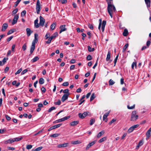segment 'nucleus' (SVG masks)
I'll return each instance as SVG.
<instances>
[{
  "instance_id": "obj_1",
  "label": "nucleus",
  "mask_w": 151,
  "mask_h": 151,
  "mask_svg": "<svg viewBox=\"0 0 151 151\" xmlns=\"http://www.w3.org/2000/svg\"><path fill=\"white\" fill-rule=\"evenodd\" d=\"M108 4L107 10L111 18L112 17L113 12H115L116 9L114 6L112 4L113 0H106Z\"/></svg>"
},
{
  "instance_id": "obj_2",
  "label": "nucleus",
  "mask_w": 151,
  "mask_h": 151,
  "mask_svg": "<svg viewBox=\"0 0 151 151\" xmlns=\"http://www.w3.org/2000/svg\"><path fill=\"white\" fill-rule=\"evenodd\" d=\"M37 41L38 39L37 38L35 37V39L32 42V45L31 46L30 49V54H32L34 51L35 48V43H37Z\"/></svg>"
},
{
  "instance_id": "obj_3",
  "label": "nucleus",
  "mask_w": 151,
  "mask_h": 151,
  "mask_svg": "<svg viewBox=\"0 0 151 151\" xmlns=\"http://www.w3.org/2000/svg\"><path fill=\"white\" fill-rule=\"evenodd\" d=\"M138 118V116L136 114V111H133L132 112L130 120L131 121H135Z\"/></svg>"
},
{
  "instance_id": "obj_4",
  "label": "nucleus",
  "mask_w": 151,
  "mask_h": 151,
  "mask_svg": "<svg viewBox=\"0 0 151 151\" xmlns=\"http://www.w3.org/2000/svg\"><path fill=\"white\" fill-rule=\"evenodd\" d=\"M41 9V4L39 0H37L36 7V9L37 14H39Z\"/></svg>"
},
{
  "instance_id": "obj_5",
  "label": "nucleus",
  "mask_w": 151,
  "mask_h": 151,
  "mask_svg": "<svg viewBox=\"0 0 151 151\" xmlns=\"http://www.w3.org/2000/svg\"><path fill=\"white\" fill-rule=\"evenodd\" d=\"M88 111L85 112L83 113H79L78 114V116L79 117L82 119H84L86 116L88 115V113H89Z\"/></svg>"
},
{
  "instance_id": "obj_6",
  "label": "nucleus",
  "mask_w": 151,
  "mask_h": 151,
  "mask_svg": "<svg viewBox=\"0 0 151 151\" xmlns=\"http://www.w3.org/2000/svg\"><path fill=\"white\" fill-rule=\"evenodd\" d=\"M18 18L19 15L18 14H16L15 15L12 22V25H14L17 22Z\"/></svg>"
},
{
  "instance_id": "obj_7",
  "label": "nucleus",
  "mask_w": 151,
  "mask_h": 151,
  "mask_svg": "<svg viewBox=\"0 0 151 151\" xmlns=\"http://www.w3.org/2000/svg\"><path fill=\"white\" fill-rule=\"evenodd\" d=\"M40 22L39 24L40 25L43 27L44 25V23L45 22V19L41 16H40Z\"/></svg>"
},
{
  "instance_id": "obj_8",
  "label": "nucleus",
  "mask_w": 151,
  "mask_h": 151,
  "mask_svg": "<svg viewBox=\"0 0 151 151\" xmlns=\"http://www.w3.org/2000/svg\"><path fill=\"white\" fill-rule=\"evenodd\" d=\"M96 142V140H95L94 141H93L92 142L90 143H89L87 145L86 148V150H88L91 146H93V145L95 144Z\"/></svg>"
},
{
  "instance_id": "obj_9",
  "label": "nucleus",
  "mask_w": 151,
  "mask_h": 151,
  "mask_svg": "<svg viewBox=\"0 0 151 151\" xmlns=\"http://www.w3.org/2000/svg\"><path fill=\"white\" fill-rule=\"evenodd\" d=\"M65 27V25H61L60 26V30L59 32L60 34L63 32L67 30V29Z\"/></svg>"
},
{
  "instance_id": "obj_10",
  "label": "nucleus",
  "mask_w": 151,
  "mask_h": 151,
  "mask_svg": "<svg viewBox=\"0 0 151 151\" xmlns=\"http://www.w3.org/2000/svg\"><path fill=\"white\" fill-rule=\"evenodd\" d=\"M69 95L68 94H64L61 98V101L62 102H64L67 100L68 98Z\"/></svg>"
},
{
  "instance_id": "obj_11",
  "label": "nucleus",
  "mask_w": 151,
  "mask_h": 151,
  "mask_svg": "<svg viewBox=\"0 0 151 151\" xmlns=\"http://www.w3.org/2000/svg\"><path fill=\"white\" fill-rule=\"evenodd\" d=\"M8 25L7 23H4L2 26V28L1 29L2 31H4L7 28Z\"/></svg>"
},
{
  "instance_id": "obj_12",
  "label": "nucleus",
  "mask_w": 151,
  "mask_h": 151,
  "mask_svg": "<svg viewBox=\"0 0 151 151\" xmlns=\"http://www.w3.org/2000/svg\"><path fill=\"white\" fill-rule=\"evenodd\" d=\"M69 143H68L60 144L58 145V147L59 148L63 147H67Z\"/></svg>"
},
{
  "instance_id": "obj_13",
  "label": "nucleus",
  "mask_w": 151,
  "mask_h": 151,
  "mask_svg": "<svg viewBox=\"0 0 151 151\" xmlns=\"http://www.w3.org/2000/svg\"><path fill=\"white\" fill-rule=\"evenodd\" d=\"M151 127L147 131L146 133V139L149 138L151 136Z\"/></svg>"
},
{
  "instance_id": "obj_14",
  "label": "nucleus",
  "mask_w": 151,
  "mask_h": 151,
  "mask_svg": "<svg viewBox=\"0 0 151 151\" xmlns=\"http://www.w3.org/2000/svg\"><path fill=\"white\" fill-rule=\"evenodd\" d=\"M106 24V21L105 20H104L102 22V24L101 29L102 32H103L104 30Z\"/></svg>"
},
{
  "instance_id": "obj_15",
  "label": "nucleus",
  "mask_w": 151,
  "mask_h": 151,
  "mask_svg": "<svg viewBox=\"0 0 151 151\" xmlns=\"http://www.w3.org/2000/svg\"><path fill=\"white\" fill-rule=\"evenodd\" d=\"M79 123V121H76L71 122L70 123V125L72 126H75L78 124Z\"/></svg>"
},
{
  "instance_id": "obj_16",
  "label": "nucleus",
  "mask_w": 151,
  "mask_h": 151,
  "mask_svg": "<svg viewBox=\"0 0 151 151\" xmlns=\"http://www.w3.org/2000/svg\"><path fill=\"white\" fill-rule=\"evenodd\" d=\"M26 32L27 35L28 36H30L32 32V31L29 28H27L26 29Z\"/></svg>"
},
{
  "instance_id": "obj_17",
  "label": "nucleus",
  "mask_w": 151,
  "mask_h": 151,
  "mask_svg": "<svg viewBox=\"0 0 151 151\" xmlns=\"http://www.w3.org/2000/svg\"><path fill=\"white\" fill-rule=\"evenodd\" d=\"M145 4L147 8L150 7V0H145Z\"/></svg>"
},
{
  "instance_id": "obj_18",
  "label": "nucleus",
  "mask_w": 151,
  "mask_h": 151,
  "mask_svg": "<svg viewBox=\"0 0 151 151\" xmlns=\"http://www.w3.org/2000/svg\"><path fill=\"white\" fill-rule=\"evenodd\" d=\"M14 142L13 139H9L6 141L5 142V144H7L8 143H12L13 142Z\"/></svg>"
},
{
  "instance_id": "obj_19",
  "label": "nucleus",
  "mask_w": 151,
  "mask_h": 151,
  "mask_svg": "<svg viewBox=\"0 0 151 151\" xmlns=\"http://www.w3.org/2000/svg\"><path fill=\"white\" fill-rule=\"evenodd\" d=\"M58 33L57 32H56L53 33L52 35L50 37L51 38L53 39H55V38L56 37L58 36Z\"/></svg>"
},
{
  "instance_id": "obj_20",
  "label": "nucleus",
  "mask_w": 151,
  "mask_h": 151,
  "mask_svg": "<svg viewBox=\"0 0 151 151\" xmlns=\"http://www.w3.org/2000/svg\"><path fill=\"white\" fill-rule=\"evenodd\" d=\"M105 133L104 131L102 130L99 132L97 134V137L98 138H100L102 135H103Z\"/></svg>"
},
{
  "instance_id": "obj_21",
  "label": "nucleus",
  "mask_w": 151,
  "mask_h": 151,
  "mask_svg": "<svg viewBox=\"0 0 151 151\" xmlns=\"http://www.w3.org/2000/svg\"><path fill=\"white\" fill-rule=\"evenodd\" d=\"M143 144V143L142 141V140H140L138 143L137 145L136 146V149H138Z\"/></svg>"
},
{
  "instance_id": "obj_22",
  "label": "nucleus",
  "mask_w": 151,
  "mask_h": 151,
  "mask_svg": "<svg viewBox=\"0 0 151 151\" xmlns=\"http://www.w3.org/2000/svg\"><path fill=\"white\" fill-rule=\"evenodd\" d=\"M111 57V53L110 51H109L108 52V54L107 55V57L106 58V61H108L109 60L110 58Z\"/></svg>"
},
{
  "instance_id": "obj_23",
  "label": "nucleus",
  "mask_w": 151,
  "mask_h": 151,
  "mask_svg": "<svg viewBox=\"0 0 151 151\" xmlns=\"http://www.w3.org/2000/svg\"><path fill=\"white\" fill-rule=\"evenodd\" d=\"M38 19H37L34 22L35 26L37 28H38L39 27V24L38 23Z\"/></svg>"
},
{
  "instance_id": "obj_24",
  "label": "nucleus",
  "mask_w": 151,
  "mask_h": 151,
  "mask_svg": "<svg viewBox=\"0 0 151 151\" xmlns=\"http://www.w3.org/2000/svg\"><path fill=\"white\" fill-rule=\"evenodd\" d=\"M128 34V31L127 29L124 30V31L123 33V35L124 36H127Z\"/></svg>"
},
{
  "instance_id": "obj_25",
  "label": "nucleus",
  "mask_w": 151,
  "mask_h": 151,
  "mask_svg": "<svg viewBox=\"0 0 151 151\" xmlns=\"http://www.w3.org/2000/svg\"><path fill=\"white\" fill-rule=\"evenodd\" d=\"M56 26V24L55 23H52L50 26V29L52 30H53L55 29Z\"/></svg>"
},
{
  "instance_id": "obj_26",
  "label": "nucleus",
  "mask_w": 151,
  "mask_h": 151,
  "mask_svg": "<svg viewBox=\"0 0 151 151\" xmlns=\"http://www.w3.org/2000/svg\"><path fill=\"white\" fill-rule=\"evenodd\" d=\"M81 143V142L79 140H76L74 141H72L71 143L73 145H77Z\"/></svg>"
},
{
  "instance_id": "obj_27",
  "label": "nucleus",
  "mask_w": 151,
  "mask_h": 151,
  "mask_svg": "<svg viewBox=\"0 0 151 151\" xmlns=\"http://www.w3.org/2000/svg\"><path fill=\"white\" fill-rule=\"evenodd\" d=\"M88 51H89V52H93L95 50V49L94 48H92L89 45H88Z\"/></svg>"
},
{
  "instance_id": "obj_28",
  "label": "nucleus",
  "mask_w": 151,
  "mask_h": 151,
  "mask_svg": "<svg viewBox=\"0 0 151 151\" xmlns=\"http://www.w3.org/2000/svg\"><path fill=\"white\" fill-rule=\"evenodd\" d=\"M109 113L110 111H109L108 112L104 114L103 116V120H105V119L109 115Z\"/></svg>"
},
{
  "instance_id": "obj_29",
  "label": "nucleus",
  "mask_w": 151,
  "mask_h": 151,
  "mask_svg": "<svg viewBox=\"0 0 151 151\" xmlns=\"http://www.w3.org/2000/svg\"><path fill=\"white\" fill-rule=\"evenodd\" d=\"M39 59V58L37 56H36L34 57L32 60V62L33 63L35 62Z\"/></svg>"
},
{
  "instance_id": "obj_30",
  "label": "nucleus",
  "mask_w": 151,
  "mask_h": 151,
  "mask_svg": "<svg viewBox=\"0 0 151 151\" xmlns=\"http://www.w3.org/2000/svg\"><path fill=\"white\" fill-rule=\"evenodd\" d=\"M39 82L40 84H42L44 83V80L42 78H40L39 79Z\"/></svg>"
},
{
  "instance_id": "obj_31",
  "label": "nucleus",
  "mask_w": 151,
  "mask_h": 151,
  "mask_svg": "<svg viewBox=\"0 0 151 151\" xmlns=\"http://www.w3.org/2000/svg\"><path fill=\"white\" fill-rule=\"evenodd\" d=\"M95 97H96L95 96V93H93L92 94V95L90 97V101H92L93 100L95 99Z\"/></svg>"
},
{
  "instance_id": "obj_32",
  "label": "nucleus",
  "mask_w": 151,
  "mask_h": 151,
  "mask_svg": "<svg viewBox=\"0 0 151 151\" xmlns=\"http://www.w3.org/2000/svg\"><path fill=\"white\" fill-rule=\"evenodd\" d=\"M69 90L68 89H66L64 90L63 91V93H65L64 94H67L68 95H70V93L69 92Z\"/></svg>"
},
{
  "instance_id": "obj_33",
  "label": "nucleus",
  "mask_w": 151,
  "mask_h": 151,
  "mask_svg": "<svg viewBox=\"0 0 151 151\" xmlns=\"http://www.w3.org/2000/svg\"><path fill=\"white\" fill-rule=\"evenodd\" d=\"M60 135V134H59L55 133L50 135V137H58Z\"/></svg>"
},
{
  "instance_id": "obj_34",
  "label": "nucleus",
  "mask_w": 151,
  "mask_h": 151,
  "mask_svg": "<svg viewBox=\"0 0 151 151\" xmlns=\"http://www.w3.org/2000/svg\"><path fill=\"white\" fill-rule=\"evenodd\" d=\"M106 139V137H104L101 139H100L99 141V143H101Z\"/></svg>"
},
{
  "instance_id": "obj_35",
  "label": "nucleus",
  "mask_w": 151,
  "mask_h": 151,
  "mask_svg": "<svg viewBox=\"0 0 151 151\" xmlns=\"http://www.w3.org/2000/svg\"><path fill=\"white\" fill-rule=\"evenodd\" d=\"M42 147H38L36 149H35V150L33 149L32 150V151H40V150L42 148Z\"/></svg>"
},
{
  "instance_id": "obj_36",
  "label": "nucleus",
  "mask_w": 151,
  "mask_h": 151,
  "mask_svg": "<svg viewBox=\"0 0 151 151\" xmlns=\"http://www.w3.org/2000/svg\"><path fill=\"white\" fill-rule=\"evenodd\" d=\"M95 120L94 119H92L90 120V124L91 125H93L95 122Z\"/></svg>"
},
{
  "instance_id": "obj_37",
  "label": "nucleus",
  "mask_w": 151,
  "mask_h": 151,
  "mask_svg": "<svg viewBox=\"0 0 151 151\" xmlns=\"http://www.w3.org/2000/svg\"><path fill=\"white\" fill-rule=\"evenodd\" d=\"M115 83V82L114 81L111 79L109 80V85H112Z\"/></svg>"
},
{
  "instance_id": "obj_38",
  "label": "nucleus",
  "mask_w": 151,
  "mask_h": 151,
  "mask_svg": "<svg viewBox=\"0 0 151 151\" xmlns=\"http://www.w3.org/2000/svg\"><path fill=\"white\" fill-rule=\"evenodd\" d=\"M14 32V29H11L7 33V35H9Z\"/></svg>"
},
{
  "instance_id": "obj_39",
  "label": "nucleus",
  "mask_w": 151,
  "mask_h": 151,
  "mask_svg": "<svg viewBox=\"0 0 151 151\" xmlns=\"http://www.w3.org/2000/svg\"><path fill=\"white\" fill-rule=\"evenodd\" d=\"M22 138V137H16L13 139L14 140V141H18L21 140Z\"/></svg>"
},
{
  "instance_id": "obj_40",
  "label": "nucleus",
  "mask_w": 151,
  "mask_h": 151,
  "mask_svg": "<svg viewBox=\"0 0 151 151\" xmlns=\"http://www.w3.org/2000/svg\"><path fill=\"white\" fill-rule=\"evenodd\" d=\"M135 104H134L132 106H130L129 105H127V107L128 109H132L134 108Z\"/></svg>"
},
{
  "instance_id": "obj_41",
  "label": "nucleus",
  "mask_w": 151,
  "mask_h": 151,
  "mask_svg": "<svg viewBox=\"0 0 151 151\" xmlns=\"http://www.w3.org/2000/svg\"><path fill=\"white\" fill-rule=\"evenodd\" d=\"M135 66V68H136L137 65H136V62H134L132 63V69H134V67Z\"/></svg>"
},
{
  "instance_id": "obj_42",
  "label": "nucleus",
  "mask_w": 151,
  "mask_h": 151,
  "mask_svg": "<svg viewBox=\"0 0 151 151\" xmlns=\"http://www.w3.org/2000/svg\"><path fill=\"white\" fill-rule=\"evenodd\" d=\"M70 118V116H65L64 117H63V118H61V119L62 120V121H64L65 120H66Z\"/></svg>"
},
{
  "instance_id": "obj_43",
  "label": "nucleus",
  "mask_w": 151,
  "mask_h": 151,
  "mask_svg": "<svg viewBox=\"0 0 151 151\" xmlns=\"http://www.w3.org/2000/svg\"><path fill=\"white\" fill-rule=\"evenodd\" d=\"M55 108L54 106H52L48 110L49 112H50L52 111L55 110Z\"/></svg>"
},
{
  "instance_id": "obj_44",
  "label": "nucleus",
  "mask_w": 151,
  "mask_h": 151,
  "mask_svg": "<svg viewBox=\"0 0 151 151\" xmlns=\"http://www.w3.org/2000/svg\"><path fill=\"white\" fill-rule=\"evenodd\" d=\"M18 10L17 8H16L14 10H13V11L12 12V15H14L17 12Z\"/></svg>"
},
{
  "instance_id": "obj_45",
  "label": "nucleus",
  "mask_w": 151,
  "mask_h": 151,
  "mask_svg": "<svg viewBox=\"0 0 151 151\" xmlns=\"http://www.w3.org/2000/svg\"><path fill=\"white\" fill-rule=\"evenodd\" d=\"M133 130H134L131 127L128 130L127 132L129 133L132 132Z\"/></svg>"
},
{
  "instance_id": "obj_46",
  "label": "nucleus",
  "mask_w": 151,
  "mask_h": 151,
  "mask_svg": "<svg viewBox=\"0 0 151 151\" xmlns=\"http://www.w3.org/2000/svg\"><path fill=\"white\" fill-rule=\"evenodd\" d=\"M52 40V39L51 37H50L48 40L47 41H46V43L47 44H50L51 43V40Z\"/></svg>"
},
{
  "instance_id": "obj_47",
  "label": "nucleus",
  "mask_w": 151,
  "mask_h": 151,
  "mask_svg": "<svg viewBox=\"0 0 151 151\" xmlns=\"http://www.w3.org/2000/svg\"><path fill=\"white\" fill-rule=\"evenodd\" d=\"M26 12L25 10H23L21 13V16L22 17L24 16L26 14Z\"/></svg>"
},
{
  "instance_id": "obj_48",
  "label": "nucleus",
  "mask_w": 151,
  "mask_h": 151,
  "mask_svg": "<svg viewBox=\"0 0 151 151\" xmlns=\"http://www.w3.org/2000/svg\"><path fill=\"white\" fill-rule=\"evenodd\" d=\"M88 26L91 29L93 30V25L89 24L88 25Z\"/></svg>"
},
{
  "instance_id": "obj_49",
  "label": "nucleus",
  "mask_w": 151,
  "mask_h": 151,
  "mask_svg": "<svg viewBox=\"0 0 151 151\" xmlns=\"http://www.w3.org/2000/svg\"><path fill=\"white\" fill-rule=\"evenodd\" d=\"M27 47L26 44H24L22 47V49L24 51H25L27 49Z\"/></svg>"
},
{
  "instance_id": "obj_50",
  "label": "nucleus",
  "mask_w": 151,
  "mask_h": 151,
  "mask_svg": "<svg viewBox=\"0 0 151 151\" xmlns=\"http://www.w3.org/2000/svg\"><path fill=\"white\" fill-rule=\"evenodd\" d=\"M99 26L98 27V29L99 30H100V29L101 27V22H102V20L101 19H99Z\"/></svg>"
},
{
  "instance_id": "obj_51",
  "label": "nucleus",
  "mask_w": 151,
  "mask_h": 151,
  "mask_svg": "<svg viewBox=\"0 0 151 151\" xmlns=\"http://www.w3.org/2000/svg\"><path fill=\"white\" fill-rule=\"evenodd\" d=\"M92 59V57L90 55H88L86 57V59L88 60H91Z\"/></svg>"
},
{
  "instance_id": "obj_52",
  "label": "nucleus",
  "mask_w": 151,
  "mask_h": 151,
  "mask_svg": "<svg viewBox=\"0 0 151 151\" xmlns=\"http://www.w3.org/2000/svg\"><path fill=\"white\" fill-rule=\"evenodd\" d=\"M68 85L69 83L68 82H65L64 83H63L62 84V86H67Z\"/></svg>"
},
{
  "instance_id": "obj_53",
  "label": "nucleus",
  "mask_w": 151,
  "mask_h": 151,
  "mask_svg": "<svg viewBox=\"0 0 151 151\" xmlns=\"http://www.w3.org/2000/svg\"><path fill=\"white\" fill-rule=\"evenodd\" d=\"M16 45L15 44H13L12 47V51L13 52H14V49Z\"/></svg>"
},
{
  "instance_id": "obj_54",
  "label": "nucleus",
  "mask_w": 151,
  "mask_h": 151,
  "mask_svg": "<svg viewBox=\"0 0 151 151\" xmlns=\"http://www.w3.org/2000/svg\"><path fill=\"white\" fill-rule=\"evenodd\" d=\"M21 1L20 0H17L15 3L14 7H16L18 5V4Z\"/></svg>"
},
{
  "instance_id": "obj_55",
  "label": "nucleus",
  "mask_w": 151,
  "mask_h": 151,
  "mask_svg": "<svg viewBox=\"0 0 151 151\" xmlns=\"http://www.w3.org/2000/svg\"><path fill=\"white\" fill-rule=\"evenodd\" d=\"M61 101H60V100H59L57 102H55L54 103V104H55V105H60L61 104Z\"/></svg>"
},
{
  "instance_id": "obj_56",
  "label": "nucleus",
  "mask_w": 151,
  "mask_h": 151,
  "mask_svg": "<svg viewBox=\"0 0 151 151\" xmlns=\"http://www.w3.org/2000/svg\"><path fill=\"white\" fill-rule=\"evenodd\" d=\"M28 71V70L27 69H25L23 70L21 73V74L22 75L24 74Z\"/></svg>"
},
{
  "instance_id": "obj_57",
  "label": "nucleus",
  "mask_w": 151,
  "mask_h": 151,
  "mask_svg": "<svg viewBox=\"0 0 151 151\" xmlns=\"http://www.w3.org/2000/svg\"><path fill=\"white\" fill-rule=\"evenodd\" d=\"M62 122V120L61 119H59L58 120H57L56 121H55L53 122V123H58V122Z\"/></svg>"
},
{
  "instance_id": "obj_58",
  "label": "nucleus",
  "mask_w": 151,
  "mask_h": 151,
  "mask_svg": "<svg viewBox=\"0 0 151 151\" xmlns=\"http://www.w3.org/2000/svg\"><path fill=\"white\" fill-rule=\"evenodd\" d=\"M5 117L6 119L8 121H10L11 119V117L8 115H5Z\"/></svg>"
},
{
  "instance_id": "obj_59",
  "label": "nucleus",
  "mask_w": 151,
  "mask_h": 151,
  "mask_svg": "<svg viewBox=\"0 0 151 151\" xmlns=\"http://www.w3.org/2000/svg\"><path fill=\"white\" fill-rule=\"evenodd\" d=\"M22 70V69L21 68L19 69L17 71V72L16 73H15V75H16L19 73L21 72Z\"/></svg>"
},
{
  "instance_id": "obj_60",
  "label": "nucleus",
  "mask_w": 151,
  "mask_h": 151,
  "mask_svg": "<svg viewBox=\"0 0 151 151\" xmlns=\"http://www.w3.org/2000/svg\"><path fill=\"white\" fill-rule=\"evenodd\" d=\"M32 145H27L26 147V148L27 149H30L32 148Z\"/></svg>"
},
{
  "instance_id": "obj_61",
  "label": "nucleus",
  "mask_w": 151,
  "mask_h": 151,
  "mask_svg": "<svg viewBox=\"0 0 151 151\" xmlns=\"http://www.w3.org/2000/svg\"><path fill=\"white\" fill-rule=\"evenodd\" d=\"M116 121V119H113L111 121H110L109 123V125H111L114 122H115Z\"/></svg>"
},
{
  "instance_id": "obj_62",
  "label": "nucleus",
  "mask_w": 151,
  "mask_h": 151,
  "mask_svg": "<svg viewBox=\"0 0 151 151\" xmlns=\"http://www.w3.org/2000/svg\"><path fill=\"white\" fill-rule=\"evenodd\" d=\"M151 42L150 41L148 40L147 41L146 45L147 47H148L150 45Z\"/></svg>"
},
{
  "instance_id": "obj_63",
  "label": "nucleus",
  "mask_w": 151,
  "mask_h": 151,
  "mask_svg": "<svg viewBox=\"0 0 151 151\" xmlns=\"http://www.w3.org/2000/svg\"><path fill=\"white\" fill-rule=\"evenodd\" d=\"M62 125V124H59L57 125H54L55 127V128H56L58 127H60L61 126V125Z\"/></svg>"
},
{
  "instance_id": "obj_64",
  "label": "nucleus",
  "mask_w": 151,
  "mask_h": 151,
  "mask_svg": "<svg viewBox=\"0 0 151 151\" xmlns=\"http://www.w3.org/2000/svg\"><path fill=\"white\" fill-rule=\"evenodd\" d=\"M55 129V126H52L50 128H49L48 129V131H50L52 130V129Z\"/></svg>"
}]
</instances>
